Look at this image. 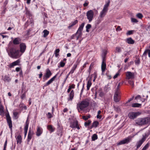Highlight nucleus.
<instances>
[{
	"mask_svg": "<svg viewBox=\"0 0 150 150\" xmlns=\"http://www.w3.org/2000/svg\"><path fill=\"white\" fill-rule=\"evenodd\" d=\"M136 124L139 126H143L150 124V118L145 117L137 118L135 120Z\"/></svg>",
	"mask_w": 150,
	"mask_h": 150,
	"instance_id": "nucleus-1",
	"label": "nucleus"
},
{
	"mask_svg": "<svg viewBox=\"0 0 150 150\" xmlns=\"http://www.w3.org/2000/svg\"><path fill=\"white\" fill-rule=\"evenodd\" d=\"M8 52L9 56L13 58H17L21 56L20 54V51L13 48H11Z\"/></svg>",
	"mask_w": 150,
	"mask_h": 150,
	"instance_id": "nucleus-2",
	"label": "nucleus"
},
{
	"mask_svg": "<svg viewBox=\"0 0 150 150\" xmlns=\"http://www.w3.org/2000/svg\"><path fill=\"white\" fill-rule=\"evenodd\" d=\"M89 103L86 100H84L78 104L77 106V108H79L81 110H83L85 108H87L89 105Z\"/></svg>",
	"mask_w": 150,
	"mask_h": 150,
	"instance_id": "nucleus-3",
	"label": "nucleus"
},
{
	"mask_svg": "<svg viewBox=\"0 0 150 150\" xmlns=\"http://www.w3.org/2000/svg\"><path fill=\"white\" fill-rule=\"evenodd\" d=\"M6 117L7 123L8 125L9 128L12 131V130L13 127L12 121L11 120V117L8 113L6 114Z\"/></svg>",
	"mask_w": 150,
	"mask_h": 150,
	"instance_id": "nucleus-4",
	"label": "nucleus"
},
{
	"mask_svg": "<svg viewBox=\"0 0 150 150\" xmlns=\"http://www.w3.org/2000/svg\"><path fill=\"white\" fill-rule=\"evenodd\" d=\"M141 114V113L139 112H130L129 113L128 117L130 119H134Z\"/></svg>",
	"mask_w": 150,
	"mask_h": 150,
	"instance_id": "nucleus-5",
	"label": "nucleus"
},
{
	"mask_svg": "<svg viewBox=\"0 0 150 150\" xmlns=\"http://www.w3.org/2000/svg\"><path fill=\"white\" fill-rule=\"evenodd\" d=\"M86 16L89 22H91L93 20L94 16L93 12L92 10L88 11L86 13Z\"/></svg>",
	"mask_w": 150,
	"mask_h": 150,
	"instance_id": "nucleus-6",
	"label": "nucleus"
},
{
	"mask_svg": "<svg viewBox=\"0 0 150 150\" xmlns=\"http://www.w3.org/2000/svg\"><path fill=\"white\" fill-rule=\"evenodd\" d=\"M52 75V73L49 69H47L46 71L45 75L43 76V81L47 80Z\"/></svg>",
	"mask_w": 150,
	"mask_h": 150,
	"instance_id": "nucleus-7",
	"label": "nucleus"
},
{
	"mask_svg": "<svg viewBox=\"0 0 150 150\" xmlns=\"http://www.w3.org/2000/svg\"><path fill=\"white\" fill-rule=\"evenodd\" d=\"M131 140V138L130 137H128L127 138L121 140L118 143H117V145L118 146L125 144H128L130 142V140Z\"/></svg>",
	"mask_w": 150,
	"mask_h": 150,
	"instance_id": "nucleus-8",
	"label": "nucleus"
},
{
	"mask_svg": "<svg viewBox=\"0 0 150 150\" xmlns=\"http://www.w3.org/2000/svg\"><path fill=\"white\" fill-rule=\"evenodd\" d=\"M20 52L22 53H23L25 51L26 46L25 44L24 43H22L20 44Z\"/></svg>",
	"mask_w": 150,
	"mask_h": 150,
	"instance_id": "nucleus-9",
	"label": "nucleus"
},
{
	"mask_svg": "<svg viewBox=\"0 0 150 150\" xmlns=\"http://www.w3.org/2000/svg\"><path fill=\"white\" fill-rule=\"evenodd\" d=\"M78 121L76 120L71 121L70 123V127L72 128H76V125H78Z\"/></svg>",
	"mask_w": 150,
	"mask_h": 150,
	"instance_id": "nucleus-10",
	"label": "nucleus"
},
{
	"mask_svg": "<svg viewBox=\"0 0 150 150\" xmlns=\"http://www.w3.org/2000/svg\"><path fill=\"white\" fill-rule=\"evenodd\" d=\"M85 23H82L81 25L79 27L77 32L76 33V34H77L78 33H79V35H82V31L83 30V29L84 25Z\"/></svg>",
	"mask_w": 150,
	"mask_h": 150,
	"instance_id": "nucleus-11",
	"label": "nucleus"
},
{
	"mask_svg": "<svg viewBox=\"0 0 150 150\" xmlns=\"http://www.w3.org/2000/svg\"><path fill=\"white\" fill-rule=\"evenodd\" d=\"M80 62V61L78 62L77 61H76V63L74 64L73 67H72L71 70L69 72V74H72L74 73V71L76 70V68H77V66L79 64Z\"/></svg>",
	"mask_w": 150,
	"mask_h": 150,
	"instance_id": "nucleus-12",
	"label": "nucleus"
},
{
	"mask_svg": "<svg viewBox=\"0 0 150 150\" xmlns=\"http://www.w3.org/2000/svg\"><path fill=\"white\" fill-rule=\"evenodd\" d=\"M134 73H132L130 71H127V72L126 76L128 79L134 78Z\"/></svg>",
	"mask_w": 150,
	"mask_h": 150,
	"instance_id": "nucleus-13",
	"label": "nucleus"
},
{
	"mask_svg": "<svg viewBox=\"0 0 150 150\" xmlns=\"http://www.w3.org/2000/svg\"><path fill=\"white\" fill-rule=\"evenodd\" d=\"M57 76V74H56L52 78H51L48 82L44 85V86H47L48 85L51 83L56 78Z\"/></svg>",
	"mask_w": 150,
	"mask_h": 150,
	"instance_id": "nucleus-14",
	"label": "nucleus"
},
{
	"mask_svg": "<svg viewBox=\"0 0 150 150\" xmlns=\"http://www.w3.org/2000/svg\"><path fill=\"white\" fill-rule=\"evenodd\" d=\"M20 60L18 59L16 61L13 62L11 63L9 65V67L10 68H13L14 66L18 65H19V63H20Z\"/></svg>",
	"mask_w": 150,
	"mask_h": 150,
	"instance_id": "nucleus-15",
	"label": "nucleus"
},
{
	"mask_svg": "<svg viewBox=\"0 0 150 150\" xmlns=\"http://www.w3.org/2000/svg\"><path fill=\"white\" fill-rule=\"evenodd\" d=\"M144 141V139L143 138H142L138 141L136 144V149L139 148Z\"/></svg>",
	"mask_w": 150,
	"mask_h": 150,
	"instance_id": "nucleus-16",
	"label": "nucleus"
},
{
	"mask_svg": "<svg viewBox=\"0 0 150 150\" xmlns=\"http://www.w3.org/2000/svg\"><path fill=\"white\" fill-rule=\"evenodd\" d=\"M74 96V92L73 90H72L70 93L69 95V97L67 99L68 100L71 101L73 99Z\"/></svg>",
	"mask_w": 150,
	"mask_h": 150,
	"instance_id": "nucleus-17",
	"label": "nucleus"
},
{
	"mask_svg": "<svg viewBox=\"0 0 150 150\" xmlns=\"http://www.w3.org/2000/svg\"><path fill=\"white\" fill-rule=\"evenodd\" d=\"M29 123L28 122V120L26 121L25 122V125L24 127V132H25V137L26 135L28 132V127Z\"/></svg>",
	"mask_w": 150,
	"mask_h": 150,
	"instance_id": "nucleus-18",
	"label": "nucleus"
},
{
	"mask_svg": "<svg viewBox=\"0 0 150 150\" xmlns=\"http://www.w3.org/2000/svg\"><path fill=\"white\" fill-rule=\"evenodd\" d=\"M42 132V129L39 127H38L37 130L36 132V135L39 137L40 136Z\"/></svg>",
	"mask_w": 150,
	"mask_h": 150,
	"instance_id": "nucleus-19",
	"label": "nucleus"
},
{
	"mask_svg": "<svg viewBox=\"0 0 150 150\" xmlns=\"http://www.w3.org/2000/svg\"><path fill=\"white\" fill-rule=\"evenodd\" d=\"M33 132L30 129L29 130V132L28 134L27 141L29 142L31 139L33 135Z\"/></svg>",
	"mask_w": 150,
	"mask_h": 150,
	"instance_id": "nucleus-20",
	"label": "nucleus"
},
{
	"mask_svg": "<svg viewBox=\"0 0 150 150\" xmlns=\"http://www.w3.org/2000/svg\"><path fill=\"white\" fill-rule=\"evenodd\" d=\"M15 137L17 144L18 143L20 144L22 142V138L21 135H19L17 137L16 136Z\"/></svg>",
	"mask_w": 150,
	"mask_h": 150,
	"instance_id": "nucleus-21",
	"label": "nucleus"
},
{
	"mask_svg": "<svg viewBox=\"0 0 150 150\" xmlns=\"http://www.w3.org/2000/svg\"><path fill=\"white\" fill-rule=\"evenodd\" d=\"M107 11L103 9L102 10L100 13L99 16H100L101 18L104 17Z\"/></svg>",
	"mask_w": 150,
	"mask_h": 150,
	"instance_id": "nucleus-22",
	"label": "nucleus"
},
{
	"mask_svg": "<svg viewBox=\"0 0 150 150\" xmlns=\"http://www.w3.org/2000/svg\"><path fill=\"white\" fill-rule=\"evenodd\" d=\"M126 42L129 44H133L135 42L131 38H127Z\"/></svg>",
	"mask_w": 150,
	"mask_h": 150,
	"instance_id": "nucleus-23",
	"label": "nucleus"
},
{
	"mask_svg": "<svg viewBox=\"0 0 150 150\" xmlns=\"http://www.w3.org/2000/svg\"><path fill=\"white\" fill-rule=\"evenodd\" d=\"M78 22V21L77 20H75L74 21L71 22L69 25L68 27V28L69 29H70V28L74 26Z\"/></svg>",
	"mask_w": 150,
	"mask_h": 150,
	"instance_id": "nucleus-24",
	"label": "nucleus"
},
{
	"mask_svg": "<svg viewBox=\"0 0 150 150\" xmlns=\"http://www.w3.org/2000/svg\"><path fill=\"white\" fill-rule=\"evenodd\" d=\"M122 48L120 47H117L115 48V52L117 53H120L122 51Z\"/></svg>",
	"mask_w": 150,
	"mask_h": 150,
	"instance_id": "nucleus-25",
	"label": "nucleus"
},
{
	"mask_svg": "<svg viewBox=\"0 0 150 150\" xmlns=\"http://www.w3.org/2000/svg\"><path fill=\"white\" fill-rule=\"evenodd\" d=\"M99 124V122L97 121H95L93 123L92 125L91 126V128L93 127H97Z\"/></svg>",
	"mask_w": 150,
	"mask_h": 150,
	"instance_id": "nucleus-26",
	"label": "nucleus"
},
{
	"mask_svg": "<svg viewBox=\"0 0 150 150\" xmlns=\"http://www.w3.org/2000/svg\"><path fill=\"white\" fill-rule=\"evenodd\" d=\"M106 63H104V62H102L101 66V68L102 71L103 73L105 71L106 68Z\"/></svg>",
	"mask_w": 150,
	"mask_h": 150,
	"instance_id": "nucleus-27",
	"label": "nucleus"
},
{
	"mask_svg": "<svg viewBox=\"0 0 150 150\" xmlns=\"http://www.w3.org/2000/svg\"><path fill=\"white\" fill-rule=\"evenodd\" d=\"M47 129L51 132V133L53 132L55 128H53L52 126L51 125H48Z\"/></svg>",
	"mask_w": 150,
	"mask_h": 150,
	"instance_id": "nucleus-28",
	"label": "nucleus"
},
{
	"mask_svg": "<svg viewBox=\"0 0 150 150\" xmlns=\"http://www.w3.org/2000/svg\"><path fill=\"white\" fill-rule=\"evenodd\" d=\"M11 79L9 76V75L5 76L4 79V81L9 82L11 81Z\"/></svg>",
	"mask_w": 150,
	"mask_h": 150,
	"instance_id": "nucleus-29",
	"label": "nucleus"
},
{
	"mask_svg": "<svg viewBox=\"0 0 150 150\" xmlns=\"http://www.w3.org/2000/svg\"><path fill=\"white\" fill-rule=\"evenodd\" d=\"M132 106L133 107L141 108L142 104L139 103H134L132 104Z\"/></svg>",
	"mask_w": 150,
	"mask_h": 150,
	"instance_id": "nucleus-30",
	"label": "nucleus"
},
{
	"mask_svg": "<svg viewBox=\"0 0 150 150\" xmlns=\"http://www.w3.org/2000/svg\"><path fill=\"white\" fill-rule=\"evenodd\" d=\"M119 96L117 95H114V100L116 102H117L120 101V98H119Z\"/></svg>",
	"mask_w": 150,
	"mask_h": 150,
	"instance_id": "nucleus-31",
	"label": "nucleus"
},
{
	"mask_svg": "<svg viewBox=\"0 0 150 150\" xmlns=\"http://www.w3.org/2000/svg\"><path fill=\"white\" fill-rule=\"evenodd\" d=\"M19 38H16L13 40V43L14 45H18L19 44Z\"/></svg>",
	"mask_w": 150,
	"mask_h": 150,
	"instance_id": "nucleus-32",
	"label": "nucleus"
},
{
	"mask_svg": "<svg viewBox=\"0 0 150 150\" xmlns=\"http://www.w3.org/2000/svg\"><path fill=\"white\" fill-rule=\"evenodd\" d=\"M113 107L114 110L116 112H119L121 110L120 107L118 106H114Z\"/></svg>",
	"mask_w": 150,
	"mask_h": 150,
	"instance_id": "nucleus-33",
	"label": "nucleus"
},
{
	"mask_svg": "<svg viewBox=\"0 0 150 150\" xmlns=\"http://www.w3.org/2000/svg\"><path fill=\"white\" fill-rule=\"evenodd\" d=\"M110 0L108 1L107 3L105 4L104 6V7L103 9H105L106 10L108 11V7L109 6V4H110Z\"/></svg>",
	"mask_w": 150,
	"mask_h": 150,
	"instance_id": "nucleus-34",
	"label": "nucleus"
},
{
	"mask_svg": "<svg viewBox=\"0 0 150 150\" xmlns=\"http://www.w3.org/2000/svg\"><path fill=\"white\" fill-rule=\"evenodd\" d=\"M43 33H44L43 36L44 38L46 37L49 33V31L47 30H44Z\"/></svg>",
	"mask_w": 150,
	"mask_h": 150,
	"instance_id": "nucleus-35",
	"label": "nucleus"
},
{
	"mask_svg": "<svg viewBox=\"0 0 150 150\" xmlns=\"http://www.w3.org/2000/svg\"><path fill=\"white\" fill-rule=\"evenodd\" d=\"M4 108L2 105H0V115H3L4 114Z\"/></svg>",
	"mask_w": 150,
	"mask_h": 150,
	"instance_id": "nucleus-36",
	"label": "nucleus"
},
{
	"mask_svg": "<svg viewBox=\"0 0 150 150\" xmlns=\"http://www.w3.org/2000/svg\"><path fill=\"white\" fill-rule=\"evenodd\" d=\"M91 84L92 83L91 82V81L90 80H88L87 82V90H88L90 88Z\"/></svg>",
	"mask_w": 150,
	"mask_h": 150,
	"instance_id": "nucleus-37",
	"label": "nucleus"
},
{
	"mask_svg": "<svg viewBox=\"0 0 150 150\" xmlns=\"http://www.w3.org/2000/svg\"><path fill=\"white\" fill-rule=\"evenodd\" d=\"M75 87V85L74 84H72L71 86H69V88L67 90V92L69 93L71 91L72 88H74Z\"/></svg>",
	"mask_w": 150,
	"mask_h": 150,
	"instance_id": "nucleus-38",
	"label": "nucleus"
},
{
	"mask_svg": "<svg viewBox=\"0 0 150 150\" xmlns=\"http://www.w3.org/2000/svg\"><path fill=\"white\" fill-rule=\"evenodd\" d=\"M98 138V136L96 134H94L92 137V140L94 141Z\"/></svg>",
	"mask_w": 150,
	"mask_h": 150,
	"instance_id": "nucleus-39",
	"label": "nucleus"
},
{
	"mask_svg": "<svg viewBox=\"0 0 150 150\" xmlns=\"http://www.w3.org/2000/svg\"><path fill=\"white\" fill-rule=\"evenodd\" d=\"M60 51L59 49H57L55 51L54 54L55 55V57H57L59 55V52Z\"/></svg>",
	"mask_w": 150,
	"mask_h": 150,
	"instance_id": "nucleus-40",
	"label": "nucleus"
},
{
	"mask_svg": "<svg viewBox=\"0 0 150 150\" xmlns=\"http://www.w3.org/2000/svg\"><path fill=\"white\" fill-rule=\"evenodd\" d=\"M91 27V25L90 24H88L86 26V31L88 32H89V29Z\"/></svg>",
	"mask_w": 150,
	"mask_h": 150,
	"instance_id": "nucleus-41",
	"label": "nucleus"
},
{
	"mask_svg": "<svg viewBox=\"0 0 150 150\" xmlns=\"http://www.w3.org/2000/svg\"><path fill=\"white\" fill-rule=\"evenodd\" d=\"M107 51L106 50H104L102 53V57H106L107 54Z\"/></svg>",
	"mask_w": 150,
	"mask_h": 150,
	"instance_id": "nucleus-42",
	"label": "nucleus"
},
{
	"mask_svg": "<svg viewBox=\"0 0 150 150\" xmlns=\"http://www.w3.org/2000/svg\"><path fill=\"white\" fill-rule=\"evenodd\" d=\"M25 9H26L25 14L26 15H28L29 16H31V14L30 11H29L28 10V8L26 7H25Z\"/></svg>",
	"mask_w": 150,
	"mask_h": 150,
	"instance_id": "nucleus-43",
	"label": "nucleus"
},
{
	"mask_svg": "<svg viewBox=\"0 0 150 150\" xmlns=\"http://www.w3.org/2000/svg\"><path fill=\"white\" fill-rule=\"evenodd\" d=\"M90 117H91V116L90 115H88L87 116L83 115L82 116L83 119L85 120H87L88 119L90 118Z\"/></svg>",
	"mask_w": 150,
	"mask_h": 150,
	"instance_id": "nucleus-44",
	"label": "nucleus"
},
{
	"mask_svg": "<svg viewBox=\"0 0 150 150\" xmlns=\"http://www.w3.org/2000/svg\"><path fill=\"white\" fill-rule=\"evenodd\" d=\"M91 120H88V121H87L85 122L84 125L86 127H87L90 125V124H91Z\"/></svg>",
	"mask_w": 150,
	"mask_h": 150,
	"instance_id": "nucleus-45",
	"label": "nucleus"
},
{
	"mask_svg": "<svg viewBox=\"0 0 150 150\" xmlns=\"http://www.w3.org/2000/svg\"><path fill=\"white\" fill-rule=\"evenodd\" d=\"M65 63L63 62L62 61L59 64V65L58 66L59 67H63L65 65Z\"/></svg>",
	"mask_w": 150,
	"mask_h": 150,
	"instance_id": "nucleus-46",
	"label": "nucleus"
},
{
	"mask_svg": "<svg viewBox=\"0 0 150 150\" xmlns=\"http://www.w3.org/2000/svg\"><path fill=\"white\" fill-rule=\"evenodd\" d=\"M18 113L17 112H15L13 113V117L16 119H17L18 118L17 115Z\"/></svg>",
	"mask_w": 150,
	"mask_h": 150,
	"instance_id": "nucleus-47",
	"label": "nucleus"
},
{
	"mask_svg": "<svg viewBox=\"0 0 150 150\" xmlns=\"http://www.w3.org/2000/svg\"><path fill=\"white\" fill-rule=\"evenodd\" d=\"M134 31L133 30H131L128 31L126 33L127 35H130L133 34V32Z\"/></svg>",
	"mask_w": 150,
	"mask_h": 150,
	"instance_id": "nucleus-48",
	"label": "nucleus"
},
{
	"mask_svg": "<svg viewBox=\"0 0 150 150\" xmlns=\"http://www.w3.org/2000/svg\"><path fill=\"white\" fill-rule=\"evenodd\" d=\"M26 91H25L24 93L22 94V95H21V97L22 99L23 100L24 98H25L26 97Z\"/></svg>",
	"mask_w": 150,
	"mask_h": 150,
	"instance_id": "nucleus-49",
	"label": "nucleus"
},
{
	"mask_svg": "<svg viewBox=\"0 0 150 150\" xmlns=\"http://www.w3.org/2000/svg\"><path fill=\"white\" fill-rule=\"evenodd\" d=\"M137 16L138 18L141 19L143 17V16L142 13H139L137 14Z\"/></svg>",
	"mask_w": 150,
	"mask_h": 150,
	"instance_id": "nucleus-50",
	"label": "nucleus"
},
{
	"mask_svg": "<svg viewBox=\"0 0 150 150\" xmlns=\"http://www.w3.org/2000/svg\"><path fill=\"white\" fill-rule=\"evenodd\" d=\"M47 116L48 118L50 119L52 118L53 116L50 112H48L47 114Z\"/></svg>",
	"mask_w": 150,
	"mask_h": 150,
	"instance_id": "nucleus-51",
	"label": "nucleus"
},
{
	"mask_svg": "<svg viewBox=\"0 0 150 150\" xmlns=\"http://www.w3.org/2000/svg\"><path fill=\"white\" fill-rule=\"evenodd\" d=\"M7 139H6L5 141V143L4 144V146L3 150H6V147L7 145Z\"/></svg>",
	"mask_w": 150,
	"mask_h": 150,
	"instance_id": "nucleus-52",
	"label": "nucleus"
},
{
	"mask_svg": "<svg viewBox=\"0 0 150 150\" xmlns=\"http://www.w3.org/2000/svg\"><path fill=\"white\" fill-rule=\"evenodd\" d=\"M120 94V92L119 91V90L117 89H116V90L115 91V93L114 95H117V96H119V95Z\"/></svg>",
	"mask_w": 150,
	"mask_h": 150,
	"instance_id": "nucleus-53",
	"label": "nucleus"
},
{
	"mask_svg": "<svg viewBox=\"0 0 150 150\" xmlns=\"http://www.w3.org/2000/svg\"><path fill=\"white\" fill-rule=\"evenodd\" d=\"M69 75V74H68L66 76V77L65 79L63 82L62 83V86H64V84L65 83L66 81V80H67V79L68 78V76Z\"/></svg>",
	"mask_w": 150,
	"mask_h": 150,
	"instance_id": "nucleus-54",
	"label": "nucleus"
},
{
	"mask_svg": "<svg viewBox=\"0 0 150 150\" xmlns=\"http://www.w3.org/2000/svg\"><path fill=\"white\" fill-rule=\"evenodd\" d=\"M128 82L129 84L132 86V87H134V83L133 81L130 80Z\"/></svg>",
	"mask_w": 150,
	"mask_h": 150,
	"instance_id": "nucleus-55",
	"label": "nucleus"
},
{
	"mask_svg": "<svg viewBox=\"0 0 150 150\" xmlns=\"http://www.w3.org/2000/svg\"><path fill=\"white\" fill-rule=\"evenodd\" d=\"M149 135V134H145V135H143V137L142 138L144 139V141H145L146 138L148 137Z\"/></svg>",
	"mask_w": 150,
	"mask_h": 150,
	"instance_id": "nucleus-56",
	"label": "nucleus"
},
{
	"mask_svg": "<svg viewBox=\"0 0 150 150\" xmlns=\"http://www.w3.org/2000/svg\"><path fill=\"white\" fill-rule=\"evenodd\" d=\"M131 21L132 22L135 23H137L138 21L136 19L133 18H131Z\"/></svg>",
	"mask_w": 150,
	"mask_h": 150,
	"instance_id": "nucleus-57",
	"label": "nucleus"
},
{
	"mask_svg": "<svg viewBox=\"0 0 150 150\" xmlns=\"http://www.w3.org/2000/svg\"><path fill=\"white\" fill-rule=\"evenodd\" d=\"M150 144L148 142L144 147V148H145L146 150L149 146Z\"/></svg>",
	"mask_w": 150,
	"mask_h": 150,
	"instance_id": "nucleus-58",
	"label": "nucleus"
},
{
	"mask_svg": "<svg viewBox=\"0 0 150 150\" xmlns=\"http://www.w3.org/2000/svg\"><path fill=\"white\" fill-rule=\"evenodd\" d=\"M119 75V71H118V72L115 74V75L113 76V79H115L117 78L118 76Z\"/></svg>",
	"mask_w": 150,
	"mask_h": 150,
	"instance_id": "nucleus-59",
	"label": "nucleus"
},
{
	"mask_svg": "<svg viewBox=\"0 0 150 150\" xmlns=\"http://www.w3.org/2000/svg\"><path fill=\"white\" fill-rule=\"evenodd\" d=\"M135 64H139L140 63V60L138 59L137 60H136L135 61Z\"/></svg>",
	"mask_w": 150,
	"mask_h": 150,
	"instance_id": "nucleus-60",
	"label": "nucleus"
},
{
	"mask_svg": "<svg viewBox=\"0 0 150 150\" xmlns=\"http://www.w3.org/2000/svg\"><path fill=\"white\" fill-rule=\"evenodd\" d=\"M88 64V63L87 62H86L85 63H84L82 67L81 70L83 69L84 68H85L86 66V65Z\"/></svg>",
	"mask_w": 150,
	"mask_h": 150,
	"instance_id": "nucleus-61",
	"label": "nucleus"
},
{
	"mask_svg": "<svg viewBox=\"0 0 150 150\" xmlns=\"http://www.w3.org/2000/svg\"><path fill=\"white\" fill-rule=\"evenodd\" d=\"M87 1H86L85 3L83 4V6L84 7H86L87 6L88 4V2H87Z\"/></svg>",
	"mask_w": 150,
	"mask_h": 150,
	"instance_id": "nucleus-62",
	"label": "nucleus"
},
{
	"mask_svg": "<svg viewBox=\"0 0 150 150\" xmlns=\"http://www.w3.org/2000/svg\"><path fill=\"white\" fill-rule=\"evenodd\" d=\"M99 95L100 96L102 97L103 96H104V93L103 92L101 91Z\"/></svg>",
	"mask_w": 150,
	"mask_h": 150,
	"instance_id": "nucleus-63",
	"label": "nucleus"
},
{
	"mask_svg": "<svg viewBox=\"0 0 150 150\" xmlns=\"http://www.w3.org/2000/svg\"><path fill=\"white\" fill-rule=\"evenodd\" d=\"M102 62H104V63H106V57H102Z\"/></svg>",
	"mask_w": 150,
	"mask_h": 150,
	"instance_id": "nucleus-64",
	"label": "nucleus"
}]
</instances>
